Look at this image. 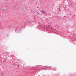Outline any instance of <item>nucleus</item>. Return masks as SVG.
Listing matches in <instances>:
<instances>
[{
	"label": "nucleus",
	"mask_w": 76,
	"mask_h": 76,
	"mask_svg": "<svg viewBox=\"0 0 76 76\" xmlns=\"http://www.w3.org/2000/svg\"><path fill=\"white\" fill-rule=\"evenodd\" d=\"M74 16H75V15H74Z\"/></svg>",
	"instance_id": "39448f33"
},
{
	"label": "nucleus",
	"mask_w": 76,
	"mask_h": 76,
	"mask_svg": "<svg viewBox=\"0 0 76 76\" xmlns=\"http://www.w3.org/2000/svg\"><path fill=\"white\" fill-rule=\"evenodd\" d=\"M59 12H60V11H61V10H60V9H59Z\"/></svg>",
	"instance_id": "7ed1b4c3"
},
{
	"label": "nucleus",
	"mask_w": 76,
	"mask_h": 76,
	"mask_svg": "<svg viewBox=\"0 0 76 76\" xmlns=\"http://www.w3.org/2000/svg\"><path fill=\"white\" fill-rule=\"evenodd\" d=\"M41 12H42V13H44V14L45 13V12L44 11H41Z\"/></svg>",
	"instance_id": "f257e3e1"
},
{
	"label": "nucleus",
	"mask_w": 76,
	"mask_h": 76,
	"mask_svg": "<svg viewBox=\"0 0 76 76\" xmlns=\"http://www.w3.org/2000/svg\"><path fill=\"white\" fill-rule=\"evenodd\" d=\"M38 7H37V8H38Z\"/></svg>",
	"instance_id": "20e7f679"
},
{
	"label": "nucleus",
	"mask_w": 76,
	"mask_h": 76,
	"mask_svg": "<svg viewBox=\"0 0 76 76\" xmlns=\"http://www.w3.org/2000/svg\"><path fill=\"white\" fill-rule=\"evenodd\" d=\"M48 69V67H46V69Z\"/></svg>",
	"instance_id": "f03ea898"
},
{
	"label": "nucleus",
	"mask_w": 76,
	"mask_h": 76,
	"mask_svg": "<svg viewBox=\"0 0 76 76\" xmlns=\"http://www.w3.org/2000/svg\"><path fill=\"white\" fill-rule=\"evenodd\" d=\"M38 14H39V13H38Z\"/></svg>",
	"instance_id": "423d86ee"
}]
</instances>
